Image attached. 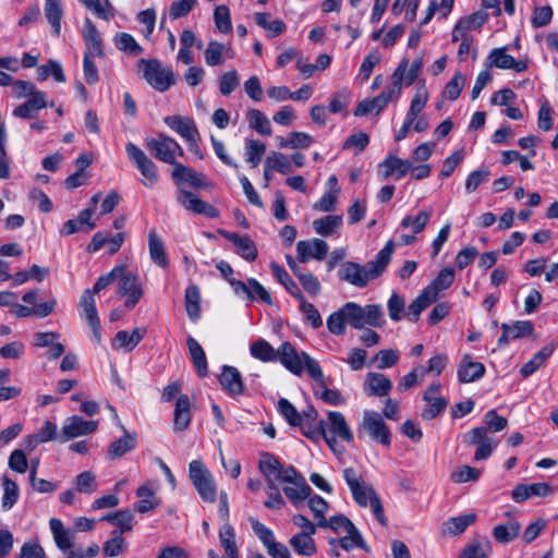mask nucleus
Here are the masks:
<instances>
[{"mask_svg": "<svg viewBox=\"0 0 558 558\" xmlns=\"http://www.w3.org/2000/svg\"><path fill=\"white\" fill-rule=\"evenodd\" d=\"M296 300L299 301V311L302 313L305 323L314 329L322 327L323 318L315 305L307 302L303 294L301 295V299Z\"/></svg>", "mask_w": 558, "mask_h": 558, "instance_id": "nucleus-57", "label": "nucleus"}, {"mask_svg": "<svg viewBox=\"0 0 558 558\" xmlns=\"http://www.w3.org/2000/svg\"><path fill=\"white\" fill-rule=\"evenodd\" d=\"M454 269L446 267L441 269L436 278L424 289L430 293L436 300L440 291L447 290L454 281Z\"/></svg>", "mask_w": 558, "mask_h": 558, "instance_id": "nucleus-45", "label": "nucleus"}, {"mask_svg": "<svg viewBox=\"0 0 558 558\" xmlns=\"http://www.w3.org/2000/svg\"><path fill=\"white\" fill-rule=\"evenodd\" d=\"M245 160L253 167H257L266 151L263 142L254 138H246L244 142Z\"/></svg>", "mask_w": 558, "mask_h": 558, "instance_id": "nucleus-55", "label": "nucleus"}, {"mask_svg": "<svg viewBox=\"0 0 558 558\" xmlns=\"http://www.w3.org/2000/svg\"><path fill=\"white\" fill-rule=\"evenodd\" d=\"M521 531V524L518 521H509L505 524H498L493 530V536L499 543H509L515 539Z\"/></svg>", "mask_w": 558, "mask_h": 558, "instance_id": "nucleus-52", "label": "nucleus"}, {"mask_svg": "<svg viewBox=\"0 0 558 558\" xmlns=\"http://www.w3.org/2000/svg\"><path fill=\"white\" fill-rule=\"evenodd\" d=\"M146 148L157 159L174 166L177 157H182L184 151L178 142L165 134H159L157 137H150L145 140Z\"/></svg>", "mask_w": 558, "mask_h": 558, "instance_id": "nucleus-12", "label": "nucleus"}, {"mask_svg": "<svg viewBox=\"0 0 558 558\" xmlns=\"http://www.w3.org/2000/svg\"><path fill=\"white\" fill-rule=\"evenodd\" d=\"M486 69L497 68L500 70H513L518 73L527 69V62L524 60H515L507 53V47L494 48L488 53L485 61Z\"/></svg>", "mask_w": 558, "mask_h": 558, "instance_id": "nucleus-16", "label": "nucleus"}, {"mask_svg": "<svg viewBox=\"0 0 558 558\" xmlns=\"http://www.w3.org/2000/svg\"><path fill=\"white\" fill-rule=\"evenodd\" d=\"M385 323L383 306L367 304L362 306L356 302H347L339 310L332 312L326 322L330 333L342 336L347 331V324L354 329L364 327H381Z\"/></svg>", "mask_w": 558, "mask_h": 558, "instance_id": "nucleus-1", "label": "nucleus"}, {"mask_svg": "<svg viewBox=\"0 0 558 558\" xmlns=\"http://www.w3.org/2000/svg\"><path fill=\"white\" fill-rule=\"evenodd\" d=\"M158 484L155 482H146L136 489L138 500L134 505V509L138 513H147L155 511L161 504L157 497Z\"/></svg>", "mask_w": 558, "mask_h": 558, "instance_id": "nucleus-20", "label": "nucleus"}, {"mask_svg": "<svg viewBox=\"0 0 558 558\" xmlns=\"http://www.w3.org/2000/svg\"><path fill=\"white\" fill-rule=\"evenodd\" d=\"M320 427L324 432V439L331 450L336 451L338 439L345 442L353 441V434L347 423L344 415L337 411H329L327 420H320Z\"/></svg>", "mask_w": 558, "mask_h": 558, "instance_id": "nucleus-9", "label": "nucleus"}, {"mask_svg": "<svg viewBox=\"0 0 558 558\" xmlns=\"http://www.w3.org/2000/svg\"><path fill=\"white\" fill-rule=\"evenodd\" d=\"M250 352L253 357L265 363L277 361L278 349L275 350L271 344L264 339H258L253 342L250 347Z\"/></svg>", "mask_w": 558, "mask_h": 558, "instance_id": "nucleus-51", "label": "nucleus"}, {"mask_svg": "<svg viewBox=\"0 0 558 558\" xmlns=\"http://www.w3.org/2000/svg\"><path fill=\"white\" fill-rule=\"evenodd\" d=\"M329 246L322 239L302 240L296 243L298 259L307 263L311 259L323 260L328 254Z\"/></svg>", "mask_w": 558, "mask_h": 558, "instance_id": "nucleus-22", "label": "nucleus"}, {"mask_svg": "<svg viewBox=\"0 0 558 558\" xmlns=\"http://www.w3.org/2000/svg\"><path fill=\"white\" fill-rule=\"evenodd\" d=\"M255 23L265 29L269 37H276L283 33L286 24L280 19L271 20L268 12H257L254 14Z\"/></svg>", "mask_w": 558, "mask_h": 558, "instance_id": "nucleus-47", "label": "nucleus"}, {"mask_svg": "<svg viewBox=\"0 0 558 558\" xmlns=\"http://www.w3.org/2000/svg\"><path fill=\"white\" fill-rule=\"evenodd\" d=\"M163 122L175 133H178L185 142L199 137V132L195 122L189 117L167 116Z\"/></svg>", "mask_w": 558, "mask_h": 558, "instance_id": "nucleus-27", "label": "nucleus"}, {"mask_svg": "<svg viewBox=\"0 0 558 558\" xmlns=\"http://www.w3.org/2000/svg\"><path fill=\"white\" fill-rule=\"evenodd\" d=\"M219 233L233 244L235 253L245 260L254 262L257 258V247L248 235H241L226 230H220Z\"/></svg>", "mask_w": 558, "mask_h": 558, "instance_id": "nucleus-25", "label": "nucleus"}, {"mask_svg": "<svg viewBox=\"0 0 558 558\" xmlns=\"http://www.w3.org/2000/svg\"><path fill=\"white\" fill-rule=\"evenodd\" d=\"M126 549L128 542L122 535H120V533H118V531H112L110 538L102 545L104 555L110 558L124 554Z\"/></svg>", "mask_w": 558, "mask_h": 558, "instance_id": "nucleus-54", "label": "nucleus"}, {"mask_svg": "<svg viewBox=\"0 0 558 558\" xmlns=\"http://www.w3.org/2000/svg\"><path fill=\"white\" fill-rule=\"evenodd\" d=\"M219 542L225 550L226 557L240 558L235 542V531L228 522L219 529Z\"/></svg>", "mask_w": 558, "mask_h": 558, "instance_id": "nucleus-44", "label": "nucleus"}, {"mask_svg": "<svg viewBox=\"0 0 558 558\" xmlns=\"http://www.w3.org/2000/svg\"><path fill=\"white\" fill-rule=\"evenodd\" d=\"M246 118L251 129L260 135L270 136L272 133L270 122L267 116L258 109H250L246 112Z\"/></svg>", "mask_w": 558, "mask_h": 558, "instance_id": "nucleus-50", "label": "nucleus"}, {"mask_svg": "<svg viewBox=\"0 0 558 558\" xmlns=\"http://www.w3.org/2000/svg\"><path fill=\"white\" fill-rule=\"evenodd\" d=\"M428 100V93L424 85L416 88V92L411 100L410 108L407 112V117L416 120L418 114L425 108Z\"/></svg>", "mask_w": 558, "mask_h": 558, "instance_id": "nucleus-62", "label": "nucleus"}, {"mask_svg": "<svg viewBox=\"0 0 558 558\" xmlns=\"http://www.w3.org/2000/svg\"><path fill=\"white\" fill-rule=\"evenodd\" d=\"M466 442L469 445H476L474 460H485L493 453L497 447V441L494 437L487 435V427H475L466 435Z\"/></svg>", "mask_w": 558, "mask_h": 558, "instance_id": "nucleus-15", "label": "nucleus"}, {"mask_svg": "<svg viewBox=\"0 0 558 558\" xmlns=\"http://www.w3.org/2000/svg\"><path fill=\"white\" fill-rule=\"evenodd\" d=\"M481 476V471L463 464L457 466L450 474V480L456 484H463L468 482H476Z\"/></svg>", "mask_w": 558, "mask_h": 558, "instance_id": "nucleus-60", "label": "nucleus"}, {"mask_svg": "<svg viewBox=\"0 0 558 558\" xmlns=\"http://www.w3.org/2000/svg\"><path fill=\"white\" fill-rule=\"evenodd\" d=\"M392 388L391 380L381 373H368L364 383V391L367 396L385 397Z\"/></svg>", "mask_w": 558, "mask_h": 558, "instance_id": "nucleus-30", "label": "nucleus"}, {"mask_svg": "<svg viewBox=\"0 0 558 558\" xmlns=\"http://www.w3.org/2000/svg\"><path fill=\"white\" fill-rule=\"evenodd\" d=\"M466 77L461 72H457L452 78L446 84L442 96L448 100H456L459 98L464 85Z\"/></svg>", "mask_w": 558, "mask_h": 558, "instance_id": "nucleus-63", "label": "nucleus"}, {"mask_svg": "<svg viewBox=\"0 0 558 558\" xmlns=\"http://www.w3.org/2000/svg\"><path fill=\"white\" fill-rule=\"evenodd\" d=\"M393 251L395 242L389 240L375 258L365 266L350 260L342 263L338 270V277L356 288H364L371 280L376 279L384 272L390 263Z\"/></svg>", "mask_w": 558, "mask_h": 558, "instance_id": "nucleus-2", "label": "nucleus"}, {"mask_svg": "<svg viewBox=\"0 0 558 558\" xmlns=\"http://www.w3.org/2000/svg\"><path fill=\"white\" fill-rule=\"evenodd\" d=\"M49 526L57 547L63 551L69 550L73 546L75 531L64 527L62 521L57 518H51Z\"/></svg>", "mask_w": 558, "mask_h": 558, "instance_id": "nucleus-35", "label": "nucleus"}, {"mask_svg": "<svg viewBox=\"0 0 558 558\" xmlns=\"http://www.w3.org/2000/svg\"><path fill=\"white\" fill-rule=\"evenodd\" d=\"M476 520V514L470 512L466 514L449 518L444 523V534L459 535L463 533Z\"/></svg>", "mask_w": 558, "mask_h": 558, "instance_id": "nucleus-46", "label": "nucleus"}, {"mask_svg": "<svg viewBox=\"0 0 558 558\" xmlns=\"http://www.w3.org/2000/svg\"><path fill=\"white\" fill-rule=\"evenodd\" d=\"M185 311L192 322L201 318V291L195 284H190L185 290Z\"/></svg>", "mask_w": 558, "mask_h": 558, "instance_id": "nucleus-43", "label": "nucleus"}, {"mask_svg": "<svg viewBox=\"0 0 558 558\" xmlns=\"http://www.w3.org/2000/svg\"><path fill=\"white\" fill-rule=\"evenodd\" d=\"M248 521L253 532L271 558H292L289 548L284 544L276 541L271 529L253 517H250Z\"/></svg>", "mask_w": 558, "mask_h": 558, "instance_id": "nucleus-14", "label": "nucleus"}, {"mask_svg": "<svg viewBox=\"0 0 558 558\" xmlns=\"http://www.w3.org/2000/svg\"><path fill=\"white\" fill-rule=\"evenodd\" d=\"M125 153L131 162L140 171L142 175L141 183L149 189L155 187L159 181L157 166L155 162L142 148L132 142L126 143Z\"/></svg>", "mask_w": 558, "mask_h": 558, "instance_id": "nucleus-10", "label": "nucleus"}, {"mask_svg": "<svg viewBox=\"0 0 558 558\" xmlns=\"http://www.w3.org/2000/svg\"><path fill=\"white\" fill-rule=\"evenodd\" d=\"M45 17L52 29V34L59 37L61 34V21L64 15V5L62 0H45Z\"/></svg>", "mask_w": 558, "mask_h": 558, "instance_id": "nucleus-33", "label": "nucleus"}, {"mask_svg": "<svg viewBox=\"0 0 558 558\" xmlns=\"http://www.w3.org/2000/svg\"><path fill=\"white\" fill-rule=\"evenodd\" d=\"M278 411L291 426H302L303 417L289 400L281 398L278 401Z\"/></svg>", "mask_w": 558, "mask_h": 558, "instance_id": "nucleus-64", "label": "nucleus"}, {"mask_svg": "<svg viewBox=\"0 0 558 558\" xmlns=\"http://www.w3.org/2000/svg\"><path fill=\"white\" fill-rule=\"evenodd\" d=\"M122 432L123 436L112 441L108 447V457L111 460L121 458L125 453L132 451L137 446L136 433H130L125 428Z\"/></svg>", "mask_w": 558, "mask_h": 558, "instance_id": "nucleus-36", "label": "nucleus"}, {"mask_svg": "<svg viewBox=\"0 0 558 558\" xmlns=\"http://www.w3.org/2000/svg\"><path fill=\"white\" fill-rule=\"evenodd\" d=\"M440 388L441 386L439 383H433L424 392L423 400L426 405L422 411V418L426 421L434 420L446 409L447 400L439 396Z\"/></svg>", "mask_w": 558, "mask_h": 558, "instance_id": "nucleus-21", "label": "nucleus"}, {"mask_svg": "<svg viewBox=\"0 0 558 558\" xmlns=\"http://www.w3.org/2000/svg\"><path fill=\"white\" fill-rule=\"evenodd\" d=\"M313 536L296 533L291 536L289 544L298 555L311 557L317 553V545Z\"/></svg>", "mask_w": 558, "mask_h": 558, "instance_id": "nucleus-40", "label": "nucleus"}, {"mask_svg": "<svg viewBox=\"0 0 558 558\" xmlns=\"http://www.w3.org/2000/svg\"><path fill=\"white\" fill-rule=\"evenodd\" d=\"M116 47L132 56H138L143 52V48L137 44L135 38L128 33H119L114 36Z\"/></svg>", "mask_w": 558, "mask_h": 558, "instance_id": "nucleus-59", "label": "nucleus"}, {"mask_svg": "<svg viewBox=\"0 0 558 558\" xmlns=\"http://www.w3.org/2000/svg\"><path fill=\"white\" fill-rule=\"evenodd\" d=\"M278 466L279 460L274 454L269 452L262 453L258 468L267 481L268 497L264 502V506L274 510H280L286 505V501L277 485V483H279Z\"/></svg>", "mask_w": 558, "mask_h": 558, "instance_id": "nucleus-5", "label": "nucleus"}, {"mask_svg": "<svg viewBox=\"0 0 558 558\" xmlns=\"http://www.w3.org/2000/svg\"><path fill=\"white\" fill-rule=\"evenodd\" d=\"M485 374V366L474 362L471 355L465 354L458 366V378L461 383H472L482 378Z\"/></svg>", "mask_w": 558, "mask_h": 558, "instance_id": "nucleus-32", "label": "nucleus"}, {"mask_svg": "<svg viewBox=\"0 0 558 558\" xmlns=\"http://www.w3.org/2000/svg\"><path fill=\"white\" fill-rule=\"evenodd\" d=\"M148 250L154 264L161 268H166L169 265L163 242L155 230L148 232Z\"/></svg>", "mask_w": 558, "mask_h": 558, "instance_id": "nucleus-39", "label": "nucleus"}, {"mask_svg": "<svg viewBox=\"0 0 558 558\" xmlns=\"http://www.w3.org/2000/svg\"><path fill=\"white\" fill-rule=\"evenodd\" d=\"M357 433L360 437L365 433L371 437V439L381 444L383 446H390V432L383 416L376 411L365 410L363 412V418Z\"/></svg>", "mask_w": 558, "mask_h": 558, "instance_id": "nucleus-13", "label": "nucleus"}, {"mask_svg": "<svg viewBox=\"0 0 558 558\" xmlns=\"http://www.w3.org/2000/svg\"><path fill=\"white\" fill-rule=\"evenodd\" d=\"M98 428L97 421H86L82 416L72 415L68 417L61 428V440L70 439L93 434Z\"/></svg>", "mask_w": 558, "mask_h": 558, "instance_id": "nucleus-18", "label": "nucleus"}, {"mask_svg": "<svg viewBox=\"0 0 558 558\" xmlns=\"http://www.w3.org/2000/svg\"><path fill=\"white\" fill-rule=\"evenodd\" d=\"M412 169V161L408 159L399 158L396 155L389 154L378 165V175L386 180L390 177H395L397 180L405 177Z\"/></svg>", "mask_w": 558, "mask_h": 558, "instance_id": "nucleus-23", "label": "nucleus"}, {"mask_svg": "<svg viewBox=\"0 0 558 558\" xmlns=\"http://www.w3.org/2000/svg\"><path fill=\"white\" fill-rule=\"evenodd\" d=\"M192 420L191 401L187 395H180L177 398L173 413V428L175 432L185 430Z\"/></svg>", "mask_w": 558, "mask_h": 558, "instance_id": "nucleus-31", "label": "nucleus"}, {"mask_svg": "<svg viewBox=\"0 0 558 558\" xmlns=\"http://www.w3.org/2000/svg\"><path fill=\"white\" fill-rule=\"evenodd\" d=\"M189 477L204 501H216L217 485L211 472L207 469L202 460H192L190 462Z\"/></svg>", "mask_w": 558, "mask_h": 558, "instance_id": "nucleus-8", "label": "nucleus"}, {"mask_svg": "<svg viewBox=\"0 0 558 558\" xmlns=\"http://www.w3.org/2000/svg\"><path fill=\"white\" fill-rule=\"evenodd\" d=\"M223 391L230 397H239L244 392L242 375L236 367L223 365L218 378Z\"/></svg>", "mask_w": 558, "mask_h": 558, "instance_id": "nucleus-26", "label": "nucleus"}, {"mask_svg": "<svg viewBox=\"0 0 558 558\" xmlns=\"http://www.w3.org/2000/svg\"><path fill=\"white\" fill-rule=\"evenodd\" d=\"M46 94L37 90L29 98L13 110V114L19 118L29 119L33 114L47 106Z\"/></svg>", "mask_w": 558, "mask_h": 558, "instance_id": "nucleus-37", "label": "nucleus"}, {"mask_svg": "<svg viewBox=\"0 0 558 558\" xmlns=\"http://www.w3.org/2000/svg\"><path fill=\"white\" fill-rule=\"evenodd\" d=\"M342 226V217L328 215L313 221L314 231L322 236H331Z\"/></svg>", "mask_w": 558, "mask_h": 558, "instance_id": "nucleus-48", "label": "nucleus"}, {"mask_svg": "<svg viewBox=\"0 0 558 558\" xmlns=\"http://www.w3.org/2000/svg\"><path fill=\"white\" fill-rule=\"evenodd\" d=\"M343 478L349 486L355 502L361 507L369 506L376 519L380 524L385 525L386 520L384 517V509L373 486L367 484L362 474L353 468H345L343 470Z\"/></svg>", "mask_w": 558, "mask_h": 558, "instance_id": "nucleus-4", "label": "nucleus"}, {"mask_svg": "<svg viewBox=\"0 0 558 558\" xmlns=\"http://www.w3.org/2000/svg\"><path fill=\"white\" fill-rule=\"evenodd\" d=\"M432 217V210H422L415 217L405 216L400 222V226L403 229L411 228L414 234L422 232L427 223L429 222Z\"/></svg>", "mask_w": 558, "mask_h": 558, "instance_id": "nucleus-58", "label": "nucleus"}, {"mask_svg": "<svg viewBox=\"0 0 558 558\" xmlns=\"http://www.w3.org/2000/svg\"><path fill=\"white\" fill-rule=\"evenodd\" d=\"M171 178L178 190L184 189V184L195 189H206L209 186V183L201 173L181 162L174 163Z\"/></svg>", "mask_w": 558, "mask_h": 558, "instance_id": "nucleus-19", "label": "nucleus"}, {"mask_svg": "<svg viewBox=\"0 0 558 558\" xmlns=\"http://www.w3.org/2000/svg\"><path fill=\"white\" fill-rule=\"evenodd\" d=\"M138 69L146 82L160 93L168 90L175 83L172 69L157 59H141Z\"/></svg>", "mask_w": 558, "mask_h": 558, "instance_id": "nucleus-7", "label": "nucleus"}, {"mask_svg": "<svg viewBox=\"0 0 558 558\" xmlns=\"http://www.w3.org/2000/svg\"><path fill=\"white\" fill-rule=\"evenodd\" d=\"M145 333V328H134L132 332L120 330L112 340V348L130 352L138 345Z\"/></svg>", "mask_w": 558, "mask_h": 558, "instance_id": "nucleus-34", "label": "nucleus"}, {"mask_svg": "<svg viewBox=\"0 0 558 558\" xmlns=\"http://www.w3.org/2000/svg\"><path fill=\"white\" fill-rule=\"evenodd\" d=\"M117 295L124 299V306L126 310H132L140 302L144 295V288L137 274L129 271L123 266V271L118 278Z\"/></svg>", "mask_w": 558, "mask_h": 558, "instance_id": "nucleus-11", "label": "nucleus"}, {"mask_svg": "<svg viewBox=\"0 0 558 558\" xmlns=\"http://www.w3.org/2000/svg\"><path fill=\"white\" fill-rule=\"evenodd\" d=\"M553 493V487L544 482L517 485L512 493L515 502H523L532 496L546 497Z\"/></svg>", "mask_w": 558, "mask_h": 558, "instance_id": "nucleus-29", "label": "nucleus"}, {"mask_svg": "<svg viewBox=\"0 0 558 558\" xmlns=\"http://www.w3.org/2000/svg\"><path fill=\"white\" fill-rule=\"evenodd\" d=\"M186 345L189 349L190 357L196 373L201 377H205L208 374V365L205 351L195 338L189 336L186 339Z\"/></svg>", "mask_w": 558, "mask_h": 558, "instance_id": "nucleus-38", "label": "nucleus"}, {"mask_svg": "<svg viewBox=\"0 0 558 558\" xmlns=\"http://www.w3.org/2000/svg\"><path fill=\"white\" fill-rule=\"evenodd\" d=\"M278 474L279 483L286 484L283 487L284 495L295 507L308 498L312 489L304 476L299 474L294 466L283 465L279 462Z\"/></svg>", "mask_w": 558, "mask_h": 558, "instance_id": "nucleus-6", "label": "nucleus"}, {"mask_svg": "<svg viewBox=\"0 0 558 558\" xmlns=\"http://www.w3.org/2000/svg\"><path fill=\"white\" fill-rule=\"evenodd\" d=\"M220 275L229 282L236 295H250V290L245 282L233 278V268L226 260H219L216 264Z\"/></svg>", "mask_w": 558, "mask_h": 558, "instance_id": "nucleus-49", "label": "nucleus"}, {"mask_svg": "<svg viewBox=\"0 0 558 558\" xmlns=\"http://www.w3.org/2000/svg\"><path fill=\"white\" fill-rule=\"evenodd\" d=\"M3 495L1 506L3 510H10L19 500L20 489L17 484L7 475L2 476Z\"/></svg>", "mask_w": 558, "mask_h": 558, "instance_id": "nucleus-56", "label": "nucleus"}, {"mask_svg": "<svg viewBox=\"0 0 558 558\" xmlns=\"http://www.w3.org/2000/svg\"><path fill=\"white\" fill-rule=\"evenodd\" d=\"M204 58L208 66H217L222 64L227 59H233L234 51L230 45L211 40L204 50Z\"/></svg>", "mask_w": 558, "mask_h": 558, "instance_id": "nucleus-28", "label": "nucleus"}, {"mask_svg": "<svg viewBox=\"0 0 558 558\" xmlns=\"http://www.w3.org/2000/svg\"><path fill=\"white\" fill-rule=\"evenodd\" d=\"M270 269L276 279L284 287L288 293H290L295 299H301L303 294L296 284L295 281L291 279L289 274L284 270L283 267L276 263L270 264Z\"/></svg>", "mask_w": 558, "mask_h": 558, "instance_id": "nucleus-53", "label": "nucleus"}, {"mask_svg": "<svg viewBox=\"0 0 558 558\" xmlns=\"http://www.w3.org/2000/svg\"><path fill=\"white\" fill-rule=\"evenodd\" d=\"M101 520L116 525L118 527L116 531L122 535L123 533L131 532L133 530L134 514L129 509H122L106 514Z\"/></svg>", "mask_w": 558, "mask_h": 558, "instance_id": "nucleus-41", "label": "nucleus"}, {"mask_svg": "<svg viewBox=\"0 0 558 558\" xmlns=\"http://www.w3.org/2000/svg\"><path fill=\"white\" fill-rule=\"evenodd\" d=\"M175 201L186 210L197 215H205L208 218L218 217V210L210 204L201 199L194 193L180 189L177 191Z\"/></svg>", "mask_w": 558, "mask_h": 558, "instance_id": "nucleus-17", "label": "nucleus"}, {"mask_svg": "<svg viewBox=\"0 0 558 558\" xmlns=\"http://www.w3.org/2000/svg\"><path fill=\"white\" fill-rule=\"evenodd\" d=\"M267 169H274L281 174H289L292 171L291 161L289 158L279 151H271L266 160Z\"/></svg>", "mask_w": 558, "mask_h": 558, "instance_id": "nucleus-61", "label": "nucleus"}, {"mask_svg": "<svg viewBox=\"0 0 558 558\" xmlns=\"http://www.w3.org/2000/svg\"><path fill=\"white\" fill-rule=\"evenodd\" d=\"M277 361L293 375L301 376L306 371L313 380L323 383L324 374L318 362L306 352L296 351L289 341L281 343L278 348Z\"/></svg>", "mask_w": 558, "mask_h": 558, "instance_id": "nucleus-3", "label": "nucleus"}, {"mask_svg": "<svg viewBox=\"0 0 558 558\" xmlns=\"http://www.w3.org/2000/svg\"><path fill=\"white\" fill-rule=\"evenodd\" d=\"M556 345L554 343L547 344L543 347L538 352H536L533 357L522 365L520 373L523 377H529L534 374L544 363L545 361L553 354Z\"/></svg>", "mask_w": 558, "mask_h": 558, "instance_id": "nucleus-42", "label": "nucleus"}, {"mask_svg": "<svg viewBox=\"0 0 558 558\" xmlns=\"http://www.w3.org/2000/svg\"><path fill=\"white\" fill-rule=\"evenodd\" d=\"M81 36L85 45L84 54L93 57L104 56L102 39L100 33L93 21L88 17L84 19Z\"/></svg>", "mask_w": 558, "mask_h": 558, "instance_id": "nucleus-24", "label": "nucleus"}]
</instances>
